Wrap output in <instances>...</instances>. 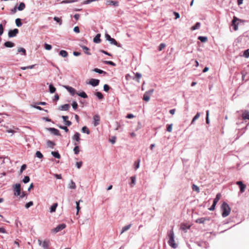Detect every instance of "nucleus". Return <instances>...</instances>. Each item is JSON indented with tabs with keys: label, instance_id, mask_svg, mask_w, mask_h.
<instances>
[{
	"label": "nucleus",
	"instance_id": "nucleus-1",
	"mask_svg": "<svg viewBox=\"0 0 249 249\" xmlns=\"http://www.w3.org/2000/svg\"><path fill=\"white\" fill-rule=\"evenodd\" d=\"M168 236L169 237V240L168 241V244L173 249H176L178 247V245L175 243L174 240L175 235L173 230L172 229L170 231H168Z\"/></svg>",
	"mask_w": 249,
	"mask_h": 249
},
{
	"label": "nucleus",
	"instance_id": "nucleus-2",
	"mask_svg": "<svg viewBox=\"0 0 249 249\" xmlns=\"http://www.w3.org/2000/svg\"><path fill=\"white\" fill-rule=\"evenodd\" d=\"M221 209L222 211V215L223 217H225L229 215L231 212V208L227 203L223 202L221 206Z\"/></svg>",
	"mask_w": 249,
	"mask_h": 249
},
{
	"label": "nucleus",
	"instance_id": "nucleus-3",
	"mask_svg": "<svg viewBox=\"0 0 249 249\" xmlns=\"http://www.w3.org/2000/svg\"><path fill=\"white\" fill-rule=\"evenodd\" d=\"M14 191H15L14 195L18 196L20 195L21 193V187L20 184L17 183L13 186Z\"/></svg>",
	"mask_w": 249,
	"mask_h": 249
},
{
	"label": "nucleus",
	"instance_id": "nucleus-4",
	"mask_svg": "<svg viewBox=\"0 0 249 249\" xmlns=\"http://www.w3.org/2000/svg\"><path fill=\"white\" fill-rule=\"evenodd\" d=\"M38 242L40 246H41L44 249H48L50 246V241L49 240H45L42 241L41 240H38Z\"/></svg>",
	"mask_w": 249,
	"mask_h": 249
},
{
	"label": "nucleus",
	"instance_id": "nucleus-5",
	"mask_svg": "<svg viewBox=\"0 0 249 249\" xmlns=\"http://www.w3.org/2000/svg\"><path fill=\"white\" fill-rule=\"evenodd\" d=\"M153 92V89L150 90L146 91L143 95V100L146 102L149 101L150 100V97Z\"/></svg>",
	"mask_w": 249,
	"mask_h": 249
},
{
	"label": "nucleus",
	"instance_id": "nucleus-6",
	"mask_svg": "<svg viewBox=\"0 0 249 249\" xmlns=\"http://www.w3.org/2000/svg\"><path fill=\"white\" fill-rule=\"evenodd\" d=\"M66 225L65 224H59L55 228L53 229L52 230V231L56 233V232L62 230L63 229H65L66 228Z\"/></svg>",
	"mask_w": 249,
	"mask_h": 249
},
{
	"label": "nucleus",
	"instance_id": "nucleus-7",
	"mask_svg": "<svg viewBox=\"0 0 249 249\" xmlns=\"http://www.w3.org/2000/svg\"><path fill=\"white\" fill-rule=\"evenodd\" d=\"M106 39L108 40L110 43L111 44H113L115 45H116L117 46L118 45V43L116 41V40L113 38H111V36L107 34H106Z\"/></svg>",
	"mask_w": 249,
	"mask_h": 249
},
{
	"label": "nucleus",
	"instance_id": "nucleus-8",
	"mask_svg": "<svg viewBox=\"0 0 249 249\" xmlns=\"http://www.w3.org/2000/svg\"><path fill=\"white\" fill-rule=\"evenodd\" d=\"M239 20L236 17H233V19L231 22V26L233 27V30L236 31L238 29V23L236 24V22Z\"/></svg>",
	"mask_w": 249,
	"mask_h": 249
},
{
	"label": "nucleus",
	"instance_id": "nucleus-9",
	"mask_svg": "<svg viewBox=\"0 0 249 249\" xmlns=\"http://www.w3.org/2000/svg\"><path fill=\"white\" fill-rule=\"evenodd\" d=\"M236 184L238 185L240 188V192L241 193H243L246 188V185L244 184L241 181H237Z\"/></svg>",
	"mask_w": 249,
	"mask_h": 249
},
{
	"label": "nucleus",
	"instance_id": "nucleus-10",
	"mask_svg": "<svg viewBox=\"0 0 249 249\" xmlns=\"http://www.w3.org/2000/svg\"><path fill=\"white\" fill-rule=\"evenodd\" d=\"M18 33V29H15L13 30H10L8 32V36L9 37H13L16 36Z\"/></svg>",
	"mask_w": 249,
	"mask_h": 249
},
{
	"label": "nucleus",
	"instance_id": "nucleus-11",
	"mask_svg": "<svg viewBox=\"0 0 249 249\" xmlns=\"http://www.w3.org/2000/svg\"><path fill=\"white\" fill-rule=\"evenodd\" d=\"M48 130L50 131L51 133L53 134L54 135L61 136L59 131L56 128L50 127L49 128Z\"/></svg>",
	"mask_w": 249,
	"mask_h": 249
},
{
	"label": "nucleus",
	"instance_id": "nucleus-12",
	"mask_svg": "<svg viewBox=\"0 0 249 249\" xmlns=\"http://www.w3.org/2000/svg\"><path fill=\"white\" fill-rule=\"evenodd\" d=\"M99 80L92 78L89 80V84L95 87L99 85Z\"/></svg>",
	"mask_w": 249,
	"mask_h": 249
},
{
	"label": "nucleus",
	"instance_id": "nucleus-13",
	"mask_svg": "<svg viewBox=\"0 0 249 249\" xmlns=\"http://www.w3.org/2000/svg\"><path fill=\"white\" fill-rule=\"evenodd\" d=\"M94 120V125L95 126L98 125L99 124L100 118L98 115H95L93 116Z\"/></svg>",
	"mask_w": 249,
	"mask_h": 249
},
{
	"label": "nucleus",
	"instance_id": "nucleus-14",
	"mask_svg": "<svg viewBox=\"0 0 249 249\" xmlns=\"http://www.w3.org/2000/svg\"><path fill=\"white\" fill-rule=\"evenodd\" d=\"M209 220H210V218H209L201 217V218L197 219L196 220V222L197 223L203 224L205 222V221H209Z\"/></svg>",
	"mask_w": 249,
	"mask_h": 249
},
{
	"label": "nucleus",
	"instance_id": "nucleus-15",
	"mask_svg": "<svg viewBox=\"0 0 249 249\" xmlns=\"http://www.w3.org/2000/svg\"><path fill=\"white\" fill-rule=\"evenodd\" d=\"M190 225H188L187 224L182 223L181 224L180 228L182 231H184L186 232L187 231L186 230L189 229L190 228Z\"/></svg>",
	"mask_w": 249,
	"mask_h": 249
},
{
	"label": "nucleus",
	"instance_id": "nucleus-16",
	"mask_svg": "<svg viewBox=\"0 0 249 249\" xmlns=\"http://www.w3.org/2000/svg\"><path fill=\"white\" fill-rule=\"evenodd\" d=\"M80 133L76 132L72 137L73 140H75L77 142L78 144L79 143L80 141Z\"/></svg>",
	"mask_w": 249,
	"mask_h": 249
},
{
	"label": "nucleus",
	"instance_id": "nucleus-17",
	"mask_svg": "<svg viewBox=\"0 0 249 249\" xmlns=\"http://www.w3.org/2000/svg\"><path fill=\"white\" fill-rule=\"evenodd\" d=\"M101 35L100 34H98L95 37L93 38V41L94 42L96 43H99L101 42V39H100Z\"/></svg>",
	"mask_w": 249,
	"mask_h": 249
},
{
	"label": "nucleus",
	"instance_id": "nucleus-18",
	"mask_svg": "<svg viewBox=\"0 0 249 249\" xmlns=\"http://www.w3.org/2000/svg\"><path fill=\"white\" fill-rule=\"evenodd\" d=\"M70 107L69 104H65L60 107L59 108L61 110H68Z\"/></svg>",
	"mask_w": 249,
	"mask_h": 249
},
{
	"label": "nucleus",
	"instance_id": "nucleus-19",
	"mask_svg": "<svg viewBox=\"0 0 249 249\" xmlns=\"http://www.w3.org/2000/svg\"><path fill=\"white\" fill-rule=\"evenodd\" d=\"M66 88L71 93V95H73L75 93H76L75 89L73 88L67 86L66 87Z\"/></svg>",
	"mask_w": 249,
	"mask_h": 249
},
{
	"label": "nucleus",
	"instance_id": "nucleus-20",
	"mask_svg": "<svg viewBox=\"0 0 249 249\" xmlns=\"http://www.w3.org/2000/svg\"><path fill=\"white\" fill-rule=\"evenodd\" d=\"M4 45L7 48H12L15 46V44L10 41H6L4 43Z\"/></svg>",
	"mask_w": 249,
	"mask_h": 249
},
{
	"label": "nucleus",
	"instance_id": "nucleus-21",
	"mask_svg": "<svg viewBox=\"0 0 249 249\" xmlns=\"http://www.w3.org/2000/svg\"><path fill=\"white\" fill-rule=\"evenodd\" d=\"M82 48L83 51L84 52V53L86 54H87L88 55H91V53L89 51V50L87 47L85 46H82Z\"/></svg>",
	"mask_w": 249,
	"mask_h": 249
},
{
	"label": "nucleus",
	"instance_id": "nucleus-22",
	"mask_svg": "<svg viewBox=\"0 0 249 249\" xmlns=\"http://www.w3.org/2000/svg\"><path fill=\"white\" fill-rule=\"evenodd\" d=\"M132 226V224H129L128 225H126V226H124L123 228H122V231L121 232V234H122L123 232H124V231L128 230Z\"/></svg>",
	"mask_w": 249,
	"mask_h": 249
},
{
	"label": "nucleus",
	"instance_id": "nucleus-23",
	"mask_svg": "<svg viewBox=\"0 0 249 249\" xmlns=\"http://www.w3.org/2000/svg\"><path fill=\"white\" fill-rule=\"evenodd\" d=\"M58 206V204L57 203H54L50 208V212L53 213L56 210V209Z\"/></svg>",
	"mask_w": 249,
	"mask_h": 249
},
{
	"label": "nucleus",
	"instance_id": "nucleus-24",
	"mask_svg": "<svg viewBox=\"0 0 249 249\" xmlns=\"http://www.w3.org/2000/svg\"><path fill=\"white\" fill-rule=\"evenodd\" d=\"M107 3L108 5H113L115 6H118V2L116 1L108 0L107 1Z\"/></svg>",
	"mask_w": 249,
	"mask_h": 249
},
{
	"label": "nucleus",
	"instance_id": "nucleus-25",
	"mask_svg": "<svg viewBox=\"0 0 249 249\" xmlns=\"http://www.w3.org/2000/svg\"><path fill=\"white\" fill-rule=\"evenodd\" d=\"M59 54L63 57H66L68 55V53L65 50H61L59 52Z\"/></svg>",
	"mask_w": 249,
	"mask_h": 249
},
{
	"label": "nucleus",
	"instance_id": "nucleus-26",
	"mask_svg": "<svg viewBox=\"0 0 249 249\" xmlns=\"http://www.w3.org/2000/svg\"><path fill=\"white\" fill-rule=\"evenodd\" d=\"M25 8V4L24 2H20L18 9L19 11H22Z\"/></svg>",
	"mask_w": 249,
	"mask_h": 249
},
{
	"label": "nucleus",
	"instance_id": "nucleus-27",
	"mask_svg": "<svg viewBox=\"0 0 249 249\" xmlns=\"http://www.w3.org/2000/svg\"><path fill=\"white\" fill-rule=\"evenodd\" d=\"M242 118L243 120L249 119V112L245 111L242 114Z\"/></svg>",
	"mask_w": 249,
	"mask_h": 249
},
{
	"label": "nucleus",
	"instance_id": "nucleus-28",
	"mask_svg": "<svg viewBox=\"0 0 249 249\" xmlns=\"http://www.w3.org/2000/svg\"><path fill=\"white\" fill-rule=\"evenodd\" d=\"M74 144L75 145V146L73 149V151L74 153L77 155L79 152V148L78 146H77L78 143L75 142Z\"/></svg>",
	"mask_w": 249,
	"mask_h": 249
},
{
	"label": "nucleus",
	"instance_id": "nucleus-29",
	"mask_svg": "<svg viewBox=\"0 0 249 249\" xmlns=\"http://www.w3.org/2000/svg\"><path fill=\"white\" fill-rule=\"evenodd\" d=\"M69 188L70 189H74L76 188L75 183L73 181H71L70 183L69 184Z\"/></svg>",
	"mask_w": 249,
	"mask_h": 249
},
{
	"label": "nucleus",
	"instance_id": "nucleus-30",
	"mask_svg": "<svg viewBox=\"0 0 249 249\" xmlns=\"http://www.w3.org/2000/svg\"><path fill=\"white\" fill-rule=\"evenodd\" d=\"M82 132L83 133H87V134H89L90 133V131L89 130V128L86 126L82 127Z\"/></svg>",
	"mask_w": 249,
	"mask_h": 249
},
{
	"label": "nucleus",
	"instance_id": "nucleus-31",
	"mask_svg": "<svg viewBox=\"0 0 249 249\" xmlns=\"http://www.w3.org/2000/svg\"><path fill=\"white\" fill-rule=\"evenodd\" d=\"M18 53H22V54L24 55H26V50L25 49H24L23 48H18Z\"/></svg>",
	"mask_w": 249,
	"mask_h": 249
},
{
	"label": "nucleus",
	"instance_id": "nucleus-32",
	"mask_svg": "<svg viewBox=\"0 0 249 249\" xmlns=\"http://www.w3.org/2000/svg\"><path fill=\"white\" fill-rule=\"evenodd\" d=\"M95 95L100 100H102L104 98L103 94L100 92H95Z\"/></svg>",
	"mask_w": 249,
	"mask_h": 249
},
{
	"label": "nucleus",
	"instance_id": "nucleus-33",
	"mask_svg": "<svg viewBox=\"0 0 249 249\" xmlns=\"http://www.w3.org/2000/svg\"><path fill=\"white\" fill-rule=\"evenodd\" d=\"M200 26V23L199 22H197L195 24V25H194V26H192L191 27V30H195L196 29H198L199 28Z\"/></svg>",
	"mask_w": 249,
	"mask_h": 249
},
{
	"label": "nucleus",
	"instance_id": "nucleus-34",
	"mask_svg": "<svg viewBox=\"0 0 249 249\" xmlns=\"http://www.w3.org/2000/svg\"><path fill=\"white\" fill-rule=\"evenodd\" d=\"M52 154L53 157L57 159H60V155L57 152L53 151L52 152Z\"/></svg>",
	"mask_w": 249,
	"mask_h": 249
},
{
	"label": "nucleus",
	"instance_id": "nucleus-35",
	"mask_svg": "<svg viewBox=\"0 0 249 249\" xmlns=\"http://www.w3.org/2000/svg\"><path fill=\"white\" fill-rule=\"evenodd\" d=\"M76 94L78 95L79 96L83 97L84 98H87L88 97L87 94L84 91L80 92L79 93H76Z\"/></svg>",
	"mask_w": 249,
	"mask_h": 249
},
{
	"label": "nucleus",
	"instance_id": "nucleus-36",
	"mask_svg": "<svg viewBox=\"0 0 249 249\" xmlns=\"http://www.w3.org/2000/svg\"><path fill=\"white\" fill-rule=\"evenodd\" d=\"M94 71L99 73H104L106 74L107 72L106 71H104L100 69H99L98 68H95L93 70Z\"/></svg>",
	"mask_w": 249,
	"mask_h": 249
},
{
	"label": "nucleus",
	"instance_id": "nucleus-37",
	"mask_svg": "<svg viewBox=\"0 0 249 249\" xmlns=\"http://www.w3.org/2000/svg\"><path fill=\"white\" fill-rule=\"evenodd\" d=\"M198 39L202 42H205L207 41V37L205 36H200L198 37Z\"/></svg>",
	"mask_w": 249,
	"mask_h": 249
},
{
	"label": "nucleus",
	"instance_id": "nucleus-38",
	"mask_svg": "<svg viewBox=\"0 0 249 249\" xmlns=\"http://www.w3.org/2000/svg\"><path fill=\"white\" fill-rule=\"evenodd\" d=\"M200 113L197 112L195 116V117L193 118L191 124H193L194 122L200 117Z\"/></svg>",
	"mask_w": 249,
	"mask_h": 249
},
{
	"label": "nucleus",
	"instance_id": "nucleus-39",
	"mask_svg": "<svg viewBox=\"0 0 249 249\" xmlns=\"http://www.w3.org/2000/svg\"><path fill=\"white\" fill-rule=\"evenodd\" d=\"M49 90L50 92L53 93L55 91L56 89L52 85H50L49 86Z\"/></svg>",
	"mask_w": 249,
	"mask_h": 249
},
{
	"label": "nucleus",
	"instance_id": "nucleus-40",
	"mask_svg": "<svg viewBox=\"0 0 249 249\" xmlns=\"http://www.w3.org/2000/svg\"><path fill=\"white\" fill-rule=\"evenodd\" d=\"M16 24L18 27H20L21 26L22 23L20 18H17L16 19Z\"/></svg>",
	"mask_w": 249,
	"mask_h": 249
},
{
	"label": "nucleus",
	"instance_id": "nucleus-41",
	"mask_svg": "<svg viewBox=\"0 0 249 249\" xmlns=\"http://www.w3.org/2000/svg\"><path fill=\"white\" fill-rule=\"evenodd\" d=\"M36 156L39 159H41L43 157L41 153L38 151H36Z\"/></svg>",
	"mask_w": 249,
	"mask_h": 249
},
{
	"label": "nucleus",
	"instance_id": "nucleus-42",
	"mask_svg": "<svg viewBox=\"0 0 249 249\" xmlns=\"http://www.w3.org/2000/svg\"><path fill=\"white\" fill-rule=\"evenodd\" d=\"M53 19L55 21H56L57 23H58L59 25L62 24V20L60 18L55 17H54Z\"/></svg>",
	"mask_w": 249,
	"mask_h": 249
},
{
	"label": "nucleus",
	"instance_id": "nucleus-43",
	"mask_svg": "<svg viewBox=\"0 0 249 249\" xmlns=\"http://www.w3.org/2000/svg\"><path fill=\"white\" fill-rule=\"evenodd\" d=\"M104 63L106 64L110 65L113 66H115V64L113 62L111 61H104Z\"/></svg>",
	"mask_w": 249,
	"mask_h": 249
},
{
	"label": "nucleus",
	"instance_id": "nucleus-44",
	"mask_svg": "<svg viewBox=\"0 0 249 249\" xmlns=\"http://www.w3.org/2000/svg\"><path fill=\"white\" fill-rule=\"evenodd\" d=\"M140 160H138L137 161H136L134 163L135 169V170L137 169L140 166Z\"/></svg>",
	"mask_w": 249,
	"mask_h": 249
},
{
	"label": "nucleus",
	"instance_id": "nucleus-45",
	"mask_svg": "<svg viewBox=\"0 0 249 249\" xmlns=\"http://www.w3.org/2000/svg\"><path fill=\"white\" fill-rule=\"evenodd\" d=\"M142 77V75L140 73L137 72L135 73V78L137 79V81L139 82V79Z\"/></svg>",
	"mask_w": 249,
	"mask_h": 249
},
{
	"label": "nucleus",
	"instance_id": "nucleus-46",
	"mask_svg": "<svg viewBox=\"0 0 249 249\" xmlns=\"http://www.w3.org/2000/svg\"><path fill=\"white\" fill-rule=\"evenodd\" d=\"M192 189L194 191H196L197 192H199V187L198 186H197L196 185H195V184L193 185V186H192Z\"/></svg>",
	"mask_w": 249,
	"mask_h": 249
},
{
	"label": "nucleus",
	"instance_id": "nucleus-47",
	"mask_svg": "<svg viewBox=\"0 0 249 249\" xmlns=\"http://www.w3.org/2000/svg\"><path fill=\"white\" fill-rule=\"evenodd\" d=\"M131 187H133L134 184H135V181H136V177L135 176H133L131 177Z\"/></svg>",
	"mask_w": 249,
	"mask_h": 249
},
{
	"label": "nucleus",
	"instance_id": "nucleus-48",
	"mask_svg": "<svg viewBox=\"0 0 249 249\" xmlns=\"http://www.w3.org/2000/svg\"><path fill=\"white\" fill-rule=\"evenodd\" d=\"M80 201H82L81 200H79V201H76V209H77V214H78L80 209V207L79 206V203Z\"/></svg>",
	"mask_w": 249,
	"mask_h": 249
},
{
	"label": "nucleus",
	"instance_id": "nucleus-49",
	"mask_svg": "<svg viewBox=\"0 0 249 249\" xmlns=\"http://www.w3.org/2000/svg\"><path fill=\"white\" fill-rule=\"evenodd\" d=\"M30 181V178L28 176H25L23 179V181L24 183H27Z\"/></svg>",
	"mask_w": 249,
	"mask_h": 249
},
{
	"label": "nucleus",
	"instance_id": "nucleus-50",
	"mask_svg": "<svg viewBox=\"0 0 249 249\" xmlns=\"http://www.w3.org/2000/svg\"><path fill=\"white\" fill-rule=\"evenodd\" d=\"M165 47V44L164 43H161L158 48L159 51H161Z\"/></svg>",
	"mask_w": 249,
	"mask_h": 249
},
{
	"label": "nucleus",
	"instance_id": "nucleus-51",
	"mask_svg": "<svg viewBox=\"0 0 249 249\" xmlns=\"http://www.w3.org/2000/svg\"><path fill=\"white\" fill-rule=\"evenodd\" d=\"M243 55L247 58L249 57V49L244 52Z\"/></svg>",
	"mask_w": 249,
	"mask_h": 249
},
{
	"label": "nucleus",
	"instance_id": "nucleus-52",
	"mask_svg": "<svg viewBox=\"0 0 249 249\" xmlns=\"http://www.w3.org/2000/svg\"><path fill=\"white\" fill-rule=\"evenodd\" d=\"M221 195L220 194H217L215 198L213 200L216 201L217 202L219 200L221 197Z\"/></svg>",
	"mask_w": 249,
	"mask_h": 249
},
{
	"label": "nucleus",
	"instance_id": "nucleus-53",
	"mask_svg": "<svg viewBox=\"0 0 249 249\" xmlns=\"http://www.w3.org/2000/svg\"><path fill=\"white\" fill-rule=\"evenodd\" d=\"M48 145L51 147L53 148V146L54 145V143L53 142H51L50 141H48L47 142Z\"/></svg>",
	"mask_w": 249,
	"mask_h": 249
},
{
	"label": "nucleus",
	"instance_id": "nucleus-54",
	"mask_svg": "<svg viewBox=\"0 0 249 249\" xmlns=\"http://www.w3.org/2000/svg\"><path fill=\"white\" fill-rule=\"evenodd\" d=\"M33 205V201H30L26 204L25 207L26 208H29L30 207Z\"/></svg>",
	"mask_w": 249,
	"mask_h": 249
},
{
	"label": "nucleus",
	"instance_id": "nucleus-55",
	"mask_svg": "<svg viewBox=\"0 0 249 249\" xmlns=\"http://www.w3.org/2000/svg\"><path fill=\"white\" fill-rule=\"evenodd\" d=\"M167 131L169 132H171L172 131V124L167 125Z\"/></svg>",
	"mask_w": 249,
	"mask_h": 249
},
{
	"label": "nucleus",
	"instance_id": "nucleus-56",
	"mask_svg": "<svg viewBox=\"0 0 249 249\" xmlns=\"http://www.w3.org/2000/svg\"><path fill=\"white\" fill-rule=\"evenodd\" d=\"M45 49L47 50H50L52 49V46L51 45L45 43Z\"/></svg>",
	"mask_w": 249,
	"mask_h": 249
},
{
	"label": "nucleus",
	"instance_id": "nucleus-57",
	"mask_svg": "<svg viewBox=\"0 0 249 249\" xmlns=\"http://www.w3.org/2000/svg\"><path fill=\"white\" fill-rule=\"evenodd\" d=\"M109 87L108 85H107V84H105L104 85V90L106 91V92H107L109 89Z\"/></svg>",
	"mask_w": 249,
	"mask_h": 249
},
{
	"label": "nucleus",
	"instance_id": "nucleus-58",
	"mask_svg": "<svg viewBox=\"0 0 249 249\" xmlns=\"http://www.w3.org/2000/svg\"><path fill=\"white\" fill-rule=\"evenodd\" d=\"M72 107L74 109H76L77 108V107H78V105H77V103L76 102H73L72 104Z\"/></svg>",
	"mask_w": 249,
	"mask_h": 249
},
{
	"label": "nucleus",
	"instance_id": "nucleus-59",
	"mask_svg": "<svg viewBox=\"0 0 249 249\" xmlns=\"http://www.w3.org/2000/svg\"><path fill=\"white\" fill-rule=\"evenodd\" d=\"M59 128L64 130L66 132H68L69 131V129L66 126H60Z\"/></svg>",
	"mask_w": 249,
	"mask_h": 249
},
{
	"label": "nucleus",
	"instance_id": "nucleus-60",
	"mask_svg": "<svg viewBox=\"0 0 249 249\" xmlns=\"http://www.w3.org/2000/svg\"><path fill=\"white\" fill-rule=\"evenodd\" d=\"M209 110H207L206 111V123L207 124H209Z\"/></svg>",
	"mask_w": 249,
	"mask_h": 249
},
{
	"label": "nucleus",
	"instance_id": "nucleus-61",
	"mask_svg": "<svg viewBox=\"0 0 249 249\" xmlns=\"http://www.w3.org/2000/svg\"><path fill=\"white\" fill-rule=\"evenodd\" d=\"M83 164V162L82 161L77 162L76 163V165L78 168H80Z\"/></svg>",
	"mask_w": 249,
	"mask_h": 249
},
{
	"label": "nucleus",
	"instance_id": "nucleus-62",
	"mask_svg": "<svg viewBox=\"0 0 249 249\" xmlns=\"http://www.w3.org/2000/svg\"><path fill=\"white\" fill-rule=\"evenodd\" d=\"M73 31L77 33H79L80 32L79 28L78 26H75L73 29Z\"/></svg>",
	"mask_w": 249,
	"mask_h": 249
},
{
	"label": "nucleus",
	"instance_id": "nucleus-63",
	"mask_svg": "<svg viewBox=\"0 0 249 249\" xmlns=\"http://www.w3.org/2000/svg\"><path fill=\"white\" fill-rule=\"evenodd\" d=\"M26 168V164L22 165L21 166V169H20V172L22 173L23 172V171L25 170Z\"/></svg>",
	"mask_w": 249,
	"mask_h": 249
},
{
	"label": "nucleus",
	"instance_id": "nucleus-64",
	"mask_svg": "<svg viewBox=\"0 0 249 249\" xmlns=\"http://www.w3.org/2000/svg\"><path fill=\"white\" fill-rule=\"evenodd\" d=\"M174 15L175 16V19H177V18H179V14L178 13V12H174Z\"/></svg>",
	"mask_w": 249,
	"mask_h": 249
}]
</instances>
